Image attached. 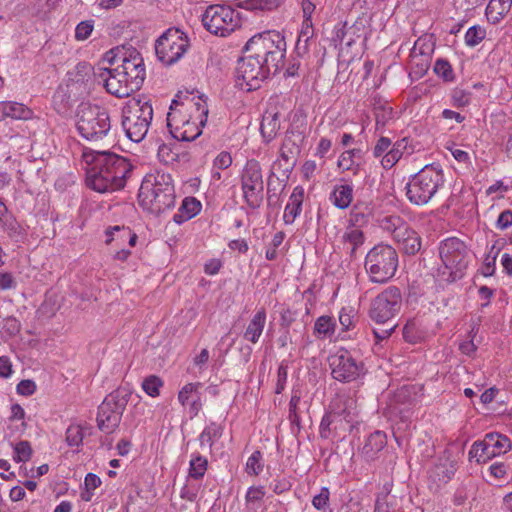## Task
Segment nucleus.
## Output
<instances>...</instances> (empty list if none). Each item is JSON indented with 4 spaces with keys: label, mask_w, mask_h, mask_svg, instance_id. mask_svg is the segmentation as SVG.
Returning <instances> with one entry per match:
<instances>
[{
    "label": "nucleus",
    "mask_w": 512,
    "mask_h": 512,
    "mask_svg": "<svg viewBox=\"0 0 512 512\" xmlns=\"http://www.w3.org/2000/svg\"><path fill=\"white\" fill-rule=\"evenodd\" d=\"M83 156L91 165L87 171V185L99 192L107 193L122 189L132 166L122 156L109 151L90 150Z\"/></svg>",
    "instance_id": "obj_1"
},
{
    "label": "nucleus",
    "mask_w": 512,
    "mask_h": 512,
    "mask_svg": "<svg viewBox=\"0 0 512 512\" xmlns=\"http://www.w3.org/2000/svg\"><path fill=\"white\" fill-rule=\"evenodd\" d=\"M207 117L208 107L201 97H198L197 102L193 99H174L167 114V127L173 138L179 141H193L201 135L202 130L199 126H205Z\"/></svg>",
    "instance_id": "obj_2"
},
{
    "label": "nucleus",
    "mask_w": 512,
    "mask_h": 512,
    "mask_svg": "<svg viewBox=\"0 0 512 512\" xmlns=\"http://www.w3.org/2000/svg\"><path fill=\"white\" fill-rule=\"evenodd\" d=\"M141 207L153 214H160L175 204V189L170 174L157 172L147 175L139 189Z\"/></svg>",
    "instance_id": "obj_3"
},
{
    "label": "nucleus",
    "mask_w": 512,
    "mask_h": 512,
    "mask_svg": "<svg viewBox=\"0 0 512 512\" xmlns=\"http://www.w3.org/2000/svg\"><path fill=\"white\" fill-rule=\"evenodd\" d=\"M76 129L89 142H99L111 131L109 111L100 105L81 102L76 110Z\"/></svg>",
    "instance_id": "obj_4"
},
{
    "label": "nucleus",
    "mask_w": 512,
    "mask_h": 512,
    "mask_svg": "<svg viewBox=\"0 0 512 512\" xmlns=\"http://www.w3.org/2000/svg\"><path fill=\"white\" fill-rule=\"evenodd\" d=\"M286 41L282 33L276 30H268L252 36L244 46V51H249L259 57L278 72L284 65L286 55Z\"/></svg>",
    "instance_id": "obj_5"
},
{
    "label": "nucleus",
    "mask_w": 512,
    "mask_h": 512,
    "mask_svg": "<svg viewBox=\"0 0 512 512\" xmlns=\"http://www.w3.org/2000/svg\"><path fill=\"white\" fill-rule=\"evenodd\" d=\"M153 119V108L146 97H132L122 108V127L133 142H141L148 133Z\"/></svg>",
    "instance_id": "obj_6"
},
{
    "label": "nucleus",
    "mask_w": 512,
    "mask_h": 512,
    "mask_svg": "<svg viewBox=\"0 0 512 512\" xmlns=\"http://www.w3.org/2000/svg\"><path fill=\"white\" fill-rule=\"evenodd\" d=\"M444 184L443 170L439 165H426L406 185V196L414 205H425Z\"/></svg>",
    "instance_id": "obj_7"
},
{
    "label": "nucleus",
    "mask_w": 512,
    "mask_h": 512,
    "mask_svg": "<svg viewBox=\"0 0 512 512\" xmlns=\"http://www.w3.org/2000/svg\"><path fill=\"white\" fill-rule=\"evenodd\" d=\"M397 267L398 254L390 245H376L366 255L365 270L373 283L388 282L394 277Z\"/></svg>",
    "instance_id": "obj_8"
},
{
    "label": "nucleus",
    "mask_w": 512,
    "mask_h": 512,
    "mask_svg": "<svg viewBox=\"0 0 512 512\" xmlns=\"http://www.w3.org/2000/svg\"><path fill=\"white\" fill-rule=\"evenodd\" d=\"M131 395L129 389L120 387L104 398L98 407L96 419L99 430L111 434L119 427Z\"/></svg>",
    "instance_id": "obj_9"
},
{
    "label": "nucleus",
    "mask_w": 512,
    "mask_h": 512,
    "mask_svg": "<svg viewBox=\"0 0 512 512\" xmlns=\"http://www.w3.org/2000/svg\"><path fill=\"white\" fill-rule=\"evenodd\" d=\"M246 55L242 57L236 69V85L247 92L260 88L261 83L271 74H276L274 68L261 63L263 60L245 51Z\"/></svg>",
    "instance_id": "obj_10"
},
{
    "label": "nucleus",
    "mask_w": 512,
    "mask_h": 512,
    "mask_svg": "<svg viewBox=\"0 0 512 512\" xmlns=\"http://www.w3.org/2000/svg\"><path fill=\"white\" fill-rule=\"evenodd\" d=\"M188 47L186 34L178 28H169L156 40L155 52L163 64L172 65L184 55Z\"/></svg>",
    "instance_id": "obj_11"
},
{
    "label": "nucleus",
    "mask_w": 512,
    "mask_h": 512,
    "mask_svg": "<svg viewBox=\"0 0 512 512\" xmlns=\"http://www.w3.org/2000/svg\"><path fill=\"white\" fill-rule=\"evenodd\" d=\"M402 294L398 287L389 286L371 302L369 316L378 324H389L400 312Z\"/></svg>",
    "instance_id": "obj_12"
},
{
    "label": "nucleus",
    "mask_w": 512,
    "mask_h": 512,
    "mask_svg": "<svg viewBox=\"0 0 512 512\" xmlns=\"http://www.w3.org/2000/svg\"><path fill=\"white\" fill-rule=\"evenodd\" d=\"M105 60L110 65L122 63L125 73L132 75L131 82L142 87L146 70L141 54L133 47H116L106 52Z\"/></svg>",
    "instance_id": "obj_13"
},
{
    "label": "nucleus",
    "mask_w": 512,
    "mask_h": 512,
    "mask_svg": "<svg viewBox=\"0 0 512 512\" xmlns=\"http://www.w3.org/2000/svg\"><path fill=\"white\" fill-rule=\"evenodd\" d=\"M263 178L258 161H247L241 174V189L248 207L258 209L263 201Z\"/></svg>",
    "instance_id": "obj_14"
},
{
    "label": "nucleus",
    "mask_w": 512,
    "mask_h": 512,
    "mask_svg": "<svg viewBox=\"0 0 512 512\" xmlns=\"http://www.w3.org/2000/svg\"><path fill=\"white\" fill-rule=\"evenodd\" d=\"M328 361L333 379L343 383L355 381L365 373L363 363L357 361L347 350L338 351Z\"/></svg>",
    "instance_id": "obj_15"
},
{
    "label": "nucleus",
    "mask_w": 512,
    "mask_h": 512,
    "mask_svg": "<svg viewBox=\"0 0 512 512\" xmlns=\"http://www.w3.org/2000/svg\"><path fill=\"white\" fill-rule=\"evenodd\" d=\"M234 10L224 5H210L202 15V23L212 34L225 36L234 30Z\"/></svg>",
    "instance_id": "obj_16"
},
{
    "label": "nucleus",
    "mask_w": 512,
    "mask_h": 512,
    "mask_svg": "<svg viewBox=\"0 0 512 512\" xmlns=\"http://www.w3.org/2000/svg\"><path fill=\"white\" fill-rule=\"evenodd\" d=\"M439 255L444 266L453 272H461L467 267L468 249L457 237L443 240L439 246Z\"/></svg>",
    "instance_id": "obj_17"
},
{
    "label": "nucleus",
    "mask_w": 512,
    "mask_h": 512,
    "mask_svg": "<svg viewBox=\"0 0 512 512\" xmlns=\"http://www.w3.org/2000/svg\"><path fill=\"white\" fill-rule=\"evenodd\" d=\"M96 74L87 62L78 63L67 74V87L77 97L89 96L94 89Z\"/></svg>",
    "instance_id": "obj_18"
},
{
    "label": "nucleus",
    "mask_w": 512,
    "mask_h": 512,
    "mask_svg": "<svg viewBox=\"0 0 512 512\" xmlns=\"http://www.w3.org/2000/svg\"><path fill=\"white\" fill-rule=\"evenodd\" d=\"M405 139L397 141L392 145L388 137H380L373 148V156L379 158L382 156L381 164L384 169L392 168L402 157L403 150L406 148Z\"/></svg>",
    "instance_id": "obj_19"
},
{
    "label": "nucleus",
    "mask_w": 512,
    "mask_h": 512,
    "mask_svg": "<svg viewBox=\"0 0 512 512\" xmlns=\"http://www.w3.org/2000/svg\"><path fill=\"white\" fill-rule=\"evenodd\" d=\"M122 74L118 64L115 68H103L99 73V78L102 79L103 85L108 93L118 98L130 96L131 92L126 84L125 78L119 76Z\"/></svg>",
    "instance_id": "obj_20"
},
{
    "label": "nucleus",
    "mask_w": 512,
    "mask_h": 512,
    "mask_svg": "<svg viewBox=\"0 0 512 512\" xmlns=\"http://www.w3.org/2000/svg\"><path fill=\"white\" fill-rule=\"evenodd\" d=\"M329 412L332 413L340 423L345 421L352 424L357 417L356 400L346 395H338L329 406Z\"/></svg>",
    "instance_id": "obj_21"
},
{
    "label": "nucleus",
    "mask_w": 512,
    "mask_h": 512,
    "mask_svg": "<svg viewBox=\"0 0 512 512\" xmlns=\"http://www.w3.org/2000/svg\"><path fill=\"white\" fill-rule=\"evenodd\" d=\"M483 446V449L486 450V459L490 460L508 452L512 447V443L507 436L497 432H490L485 435Z\"/></svg>",
    "instance_id": "obj_22"
},
{
    "label": "nucleus",
    "mask_w": 512,
    "mask_h": 512,
    "mask_svg": "<svg viewBox=\"0 0 512 512\" xmlns=\"http://www.w3.org/2000/svg\"><path fill=\"white\" fill-rule=\"evenodd\" d=\"M280 114L277 111H266L260 125L261 135L264 141L269 143L277 136L280 130Z\"/></svg>",
    "instance_id": "obj_23"
},
{
    "label": "nucleus",
    "mask_w": 512,
    "mask_h": 512,
    "mask_svg": "<svg viewBox=\"0 0 512 512\" xmlns=\"http://www.w3.org/2000/svg\"><path fill=\"white\" fill-rule=\"evenodd\" d=\"M265 324L266 310L265 308H261L255 313L245 329L243 334L244 339L253 344L257 343L263 333Z\"/></svg>",
    "instance_id": "obj_24"
},
{
    "label": "nucleus",
    "mask_w": 512,
    "mask_h": 512,
    "mask_svg": "<svg viewBox=\"0 0 512 512\" xmlns=\"http://www.w3.org/2000/svg\"><path fill=\"white\" fill-rule=\"evenodd\" d=\"M304 198V190L297 186L290 195L289 202L285 207L283 220L285 224H292L296 217L301 213Z\"/></svg>",
    "instance_id": "obj_25"
},
{
    "label": "nucleus",
    "mask_w": 512,
    "mask_h": 512,
    "mask_svg": "<svg viewBox=\"0 0 512 512\" xmlns=\"http://www.w3.org/2000/svg\"><path fill=\"white\" fill-rule=\"evenodd\" d=\"M201 203L194 197H186L177 213L173 216V221L177 224H182L193 217H195L201 210Z\"/></svg>",
    "instance_id": "obj_26"
},
{
    "label": "nucleus",
    "mask_w": 512,
    "mask_h": 512,
    "mask_svg": "<svg viewBox=\"0 0 512 512\" xmlns=\"http://www.w3.org/2000/svg\"><path fill=\"white\" fill-rule=\"evenodd\" d=\"M387 444L386 434L382 431H375L370 434L368 439L366 440L363 448L362 454L368 460H372L375 455L380 452Z\"/></svg>",
    "instance_id": "obj_27"
},
{
    "label": "nucleus",
    "mask_w": 512,
    "mask_h": 512,
    "mask_svg": "<svg viewBox=\"0 0 512 512\" xmlns=\"http://www.w3.org/2000/svg\"><path fill=\"white\" fill-rule=\"evenodd\" d=\"M364 155L365 151L361 148L346 150L339 156L337 165L343 171L353 170V173L356 174L360 166L356 160H362Z\"/></svg>",
    "instance_id": "obj_28"
},
{
    "label": "nucleus",
    "mask_w": 512,
    "mask_h": 512,
    "mask_svg": "<svg viewBox=\"0 0 512 512\" xmlns=\"http://www.w3.org/2000/svg\"><path fill=\"white\" fill-rule=\"evenodd\" d=\"M0 225L7 236L14 242L19 243L26 238V230L17 221L14 215L9 214L0 220Z\"/></svg>",
    "instance_id": "obj_29"
},
{
    "label": "nucleus",
    "mask_w": 512,
    "mask_h": 512,
    "mask_svg": "<svg viewBox=\"0 0 512 512\" xmlns=\"http://www.w3.org/2000/svg\"><path fill=\"white\" fill-rule=\"evenodd\" d=\"M511 5L505 0H490L485 10L487 20L492 24L499 23L510 11Z\"/></svg>",
    "instance_id": "obj_30"
},
{
    "label": "nucleus",
    "mask_w": 512,
    "mask_h": 512,
    "mask_svg": "<svg viewBox=\"0 0 512 512\" xmlns=\"http://www.w3.org/2000/svg\"><path fill=\"white\" fill-rule=\"evenodd\" d=\"M330 200L339 209L348 208L353 200V187L348 184L336 185L330 195Z\"/></svg>",
    "instance_id": "obj_31"
},
{
    "label": "nucleus",
    "mask_w": 512,
    "mask_h": 512,
    "mask_svg": "<svg viewBox=\"0 0 512 512\" xmlns=\"http://www.w3.org/2000/svg\"><path fill=\"white\" fill-rule=\"evenodd\" d=\"M362 230L354 227H347L342 236V242L351 257H355L357 249L364 243Z\"/></svg>",
    "instance_id": "obj_32"
},
{
    "label": "nucleus",
    "mask_w": 512,
    "mask_h": 512,
    "mask_svg": "<svg viewBox=\"0 0 512 512\" xmlns=\"http://www.w3.org/2000/svg\"><path fill=\"white\" fill-rule=\"evenodd\" d=\"M290 142V137L286 136L283 146L280 151V159L274 162L273 168L282 167V161L285 162L284 175L287 176L295 165V153L299 152V147L293 143V148H287Z\"/></svg>",
    "instance_id": "obj_33"
},
{
    "label": "nucleus",
    "mask_w": 512,
    "mask_h": 512,
    "mask_svg": "<svg viewBox=\"0 0 512 512\" xmlns=\"http://www.w3.org/2000/svg\"><path fill=\"white\" fill-rule=\"evenodd\" d=\"M371 216L369 205L357 202L351 209L349 215L350 227L359 228L368 223Z\"/></svg>",
    "instance_id": "obj_34"
},
{
    "label": "nucleus",
    "mask_w": 512,
    "mask_h": 512,
    "mask_svg": "<svg viewBox=\"0 0 512 512\" xmlns=\"http://www.w3.org/2000/svg\"><path fill=\"white\" fill-rule=\"evenodd\" d=\"M6 118L15 120H29L34 117L33 111L23 103L15 101H4Z\"/></svg>",
    "instance_id": "obj_35"
},
{
    "label": "nucleus",
    "mask_w": 512,
    "mask_h": 512,
    "mask_svg": "<svg viewBox=\"0 0 512 512\" xmlns=\"http://www.w3.org/2000/svg\"><path fill=\"white\" fill-rule=\"evenodd\" d=\"M285 185L281 184L278 177L275 176L274 172L268 177L267 181V202L270 207H280L279 196L284 190Z\"/></svg>",
    "instance_id": "obj_36"
},
{
    "label": "nucleus",
    "mask_w": 512,
    "mask_h": 512,
    "mask_svg": "<svg viewBox=\"0 0 512 512\" xmlns=\"http://www.w3.org/2000/svg\"><path fill=\"white\" fill-rule=\"evenodd\" d=\"M222 434L223 427L216 422H211L204 428V430L199 436L200 446L204 447L205 445H207L209 450H211L215 441L220 439Z\"/></svg>",
    "instance_id": "obj_37"
},
{
    "label": "nucleus",
    "mask_w": 512,
    "mask_h": 512,
    "mask_svg": "<svg viewBox=\"0 0 512 512\" xmlns=\"http://www.w3.org/2000/svg\"><path fill=\"white\" fill-rule=\"evenodd\" d=\"M208 461L200 455L193 456L190 460L189 477L199 480L204 477L207 471Z\"/></svg>",
    "instance_id": "obj_38"
},
{
    "label": "nucleus",
    "mask_w": 512,
    "mask_h": 512,
    "mask_svg": "<svg viewBox=\"0 0 512 512\" xmlns=\"http://www.w3.org/2000/svg\"><path fill=\"white\" fill-rule=\"evenodd\" d=\"M486 37V29L480 25L471 26L465 34V44L474 47Z\"/></svg>",
    "instance_id": "obj_39"
},
{
    "label": "nucleus",
    "mask_w": 512,
    "mask_h": 512,
    "mask_svg": "<svg viewBox=\"0 0 512 512\" xmlns=\"http://www.w3.org/2000/svg\"><path fill=\"white\" fill-rule=\"evenodd\" d=\"M163 386V381L156 375L146 377L142 382V389L144 392L151 396L157 397L160 394V388Z\"/></svg>",
    "instance_id": "obj_40"
},
{
    "label": "nucleus",
    "mask_w": 512,
    "mask_h": 512,
    "mask_svg": "<svg viewBox=\"0 0 512 512\" xmlns=\"http://www.w3.org/2000/svg\"><path fill=\"white\" fill-rule=\"evenodd\" d=\"M202 387V383H188L182 387L178 393V400L183 406H187L188 403L198 394V389Z\"/></svg>",
    "instance_id": "obj_41"
},
{
    "label": "nucleus",
    "mask_w": 512,
    "mask_h": 512,
    "mask_svg": "<svg viewBox=\"0 0 512 512\" xmlns=\"http://www.w3.org/2000/svg\"><path fill=\"white\" fill-rule=\"evenodd\" d=\"M332 425H334V429H337L341 423L332 413L328 412L323 416L319 427V433L322 438H329Z\"/></svg>",
    "instance_id": "obj_42"
},
{
    "label": "nucleus",
    "mask_w": 512,
    "mask_h": 512,
    "mask_svg": "<svg viewBox=\"0 0 512 512\" xmlns=\"http://www.w3.org/2000/svg\"><path fill=\"white\" fill-rule=\"evenodd\" d=\"M32 456V448L28 441H20L14 446L13 459L16 462H27Z\"/></svg>",
    "instance_id": "obj_43"
},
{
    "label": "nucleus",
    "mask_w": 512,
    "mask_h": 512,
    "mask_svg": "<svg viewBox=\"0 0 512 512\" xmlns=\"http://www.w3.org/2000/svg\"><path fill=\"white\" fill-rule=\"evenodd\" d=\"M84 434L80 425H70L66 430V442L69 446H80L83 442Z\"/></svg>",
    "instance_id": "obj_44"
},
{
    "label": "nucleus",
    "mask_w": 512,
    "mask_h": 512,
    "mask_svg": "<svg viewBox=\"0 0 512 512\" xmlns=\"http://www.w3.org/2000/svg\"><path fill=\"white\" fill-rule=\"evenodd\" d=\"M401 249L407 255H415L421 249V238L417 234L416 231L413 232L409 238H407L403 244H401Z\"/></svg>",
    "instance_id": "obj_45"
},
{
    "label": "nucleus",
    "mask_w": 512,
    "mask_h": 512,
    "mask_svg": "<svg viewBox=\"0 0 512 512\" xmlns=\"http://www.w3.org/2000/svg\"><path fill=\"white\" fill-rule=\"evenodd\" d=\"M262 454L260 451H254L252 455L248 458L246 463V471L250 475H258L262 469L263 465L261 464Z\"/></svg>",
    "instance_id": "obj_46"
},
{
    "label": "nucleus",
    "mask_w": 512,
    "mask_h": 512,
    "mask_svg": "<svg viewBox=\"0 0 512 512\" xmlns=\"http://www.w3.org/2000/svg\"><path fill=\"white\" fill-rule=\"evenodd\" d=\"M314 330L318 334H332L334 332L333 319L329 316H320L315 322Z\"/></svg>",
    "instance_id": "obj_47"
},
{
    "label": "nucleus",
    "mask_w": 512,
    "mask_h": 512,
    "mask_svg": "<svg viewBox=\"0 0 512 512\" xmlns=\"http://www.w3.org/2000/svg\"><path fill=\"white\" fill-rule=\"evenodd\" d=\"M93 28V20H86L80 22L75 29V38L79 41L86 40L91 35Z\"/></svg>",
    "instance_id": "obj_48"
},
{
    "label": "nucleus",
    "mask_w": 512,
    "mask_h": 512,
    "mask_svg": "<svg viewBox=\"0 0 512 512\" xmlns=\"http://www.w3.org/2000/svg\"><path fill=\"white\" fill-rule=\"evenodd\" d=\"M304 62H306V59L297 58L296 55L292 54L290 60L288 61L284 76L286 78L299 76V71Z\"/></svg>",
    "instance_id": "obj_49"
},
{
    "label": "nucleus",
    "mask_w": 512,
    "mask_h": 512,
    "mask_svg": "<svg viewBox=\"0 0 512 512\" xmlns=\"http://www.w3.org/2000/svg\"><path fill=\"white\" fill-rule=\"evenodd\" d=\"M288 377V365L282 361L278 367L277 371V383L275 388V393L280 394L285 389V385Z\"/></svg>",
    "instance_id": "obj_50"
},
{
    "label": "nucleus",
    "mask_w": 512,
    "mask_h": 512,
    "mask_svg": "<svg viewBox=\"0 0 512 512\" xmlns=\"http://www.w3.org/2000/svg\"><path fill=\"white\" fill-rule=\"evenodd\" d=\"M114 232L123 234V237H128L129 245L134 246L137 241V235L132 232V230L129 227L125 226H113L109 227L106 231V235L110 236L114 234Z\"/></svg>",
    "instance_id": "obj_51"
},
{
    "label": "nucleus",
    "mask_w": 512,
    "mask_h": 512,
    "mask_svg": "<svg viewBox=\"0 0 512 512\" xmlns=\"http://www.w3.org/2000/svg\"><path fill=\"white\" fill-rule=\"evenodd\" d=\"M355 321V314L352 308H342L339 313V322L343 330H349Z\"/></svg>",
    "instance_id": "obj_52"
},
{
    "label": "nucleus",
    "mask_w": 512,
    "mask_h": 512,
    "mask_svg": "<svg viewBox=\"0 0 512 512\" xmlns=\"http://www.w3.org/2000/svg\"><path fill=\"white\" fill-rule=\"evenodd\" d=\"M471 93L463 89H454L452 93V101L455 107H464L470 103Z\"/></svg>",
    "instance_id": "obj_53"
},
{
    "label": "nucleus",
    "mask_w": 512,
    "mask_h": 512,
    "mask_svg": "<svg viewBox=\"0 0 512 512\" xmlns=\"http://www.w3.org/2000/svg\"><path fill=\"white\" fill-rule=\"evenodd\" d=\"M330 497V491L327 487H322L320 492L312 499V505L317 510H323L327 507Z\"/></svg>",
    "instance_id": "obj_54"
},
{
    "label": "nucleus",
    "mask_w": 512,
    "mask_h": 512,
    "mask_svg": "<svg viewBox=\"0 0 512 512\" xmlns=\"http://www.w3.org/2000/svg\"><path fill=\"white\" fill-rule=\"evenodd\" d=\"M434 72L438 75L443 77L445 80H451L452 79V68L448 61L444 59H438L435 62L434 66Z\"/></svg>",
    "instance_id": "obj_55"
},
{
    "label": "nucleus",
    "mask_w": 512,
    "mask_h": 512,
    "mask_svg": "<svg viewBox=\"0 0 512 512\" xmlns=\"http://www.w3.org/2000/svg\"><path fill=\"white\" fill-rule=\"evenodd\" d=\"M405 221L400 217L396 215L385 217L382 220V227L383 229L389 231L392 233V236L395 234V231L398 230V228L404 223Z\"/></svg>",
    "instance_id": "obj_56"
},
{
    "label": "nucleus",
    "mask_w": 512,
    "mask_h": 512,
    "mask_svg": "<svg viewBox=\"0 0 512 512\" xmlns=\"http://www.w3.org/2000/svg\"><path fill=\"white\" fill-rule=\"evenodd\" d=\"M499 252H500V249H497L495 252V255L488 254L486 256V258L484 260L483 267H482V274L485 277L494 275L495 270H496V259H497Z\"/></svg>",
    "instance_id": "obj_57"
},
{
    "label": "nucleus",
    "mask_w": 512,
    "mask_h": 512,
    "mask_svg": "<svg viewBox=\"0 0 512 512\" xmlns=\"http://www.w3.org/2000/svg\"><path fill=\"white\" fill-rule=\"evenodd\" d=\"M309 43L310 40L298 37L292 54L296 55L297 58L307 59L309 56Z\"/></svg>",
    "instance_id": "obj_58"
},
{
    "label": "nucleus",
    "mask_w": 512,
    "mask_h": 512,
    "mask_svg": "<svg viewBox=\"0 0 512 512\" xmlns=\"http://www.w3.org/2000/svg\"><path fill=\"white\" fill-rule=\"evenodd\" d=\"M483 448V440L474 442L469 451L470 458H476L477 462H487L489 459H486V450Z\"/></svg>",
    "instance_id": "obj_59"
},
{
    "label": "nucleus",
    "mask_w": 512,
    "mask_h": 512,
    "mask_svg": "<svg viewBox=\"0 0 512 512\" xmlns=\"http://www.w3.org/2000/svg\"><path fill=\"white\" fill-rule=\"evenodd\" d=\"M300 402V396L297 394L292 395L289 402V420L292 424L299 426L300 417L297 414V406Z\"/></svg>",
    "instance_id": "obj_60"
},
{
    "label": "nucleus",
    "mask_w": 512,
    "mask_h": 512,
    "mask_svg": "<svg viewBox=\"0 0 512 512\" xmlns=\"http://www.w3.org/2000/svg\"><path fill=\"white\" fill-rule=\"evenodd\" d=\"M18 394L23 396H30L36 391V384L33 380L24 379L21 380L16 387Z\"/></svg>",
    "instance_id": "obj_61"
},
{
    "label": "nucleus",
    "mask_w": 512,
    "mask_h": 512,
    "mask_svg": "<svg viewBox=\"0 0 512 512\" xmlns=\"http://www.w3.org/2000/svg\"><path fill=\"white\" fill-rule=\"evenodd\" d=\"M496 228L499 230H506L512 226V210L506 209L500 213L496 221Z\"/></svg>",
    "instance_id": "obj_62"
},
{
    "label": "nucleus",
    "mask_w": 512,
    "mask_h": 512,
    "mask_svg": "<svg viewBox=\"0 0 512 512\" xmlns=\"http://www.w3.org/2000/svg\"><path fill=\"white\" fill-rule=\"evenodd\" d=\"M232 164V157L230 153L223 151L217 155V157L214 159L213 165L215 168L224 170L231 166Z\"/></svg>",
    "instance_id": "obj_63"
},
{
    "label": "nucleus",
    "mask_w": 512,
    "mask_h": 512,
    "mask_svg": "<svg viewBox=\"0 0 512 512\" xmlns=\"http://www.w3.org/2000/svg\"><path fill=\"white\" fill-rule=\"evenodd\" d=\"M413 232H414V230L411 229L406 222H404L398 228V230L395 231V234L393 235V239L401 245L407 238H409L411 235H413Z\"/></svg>",
    "instance_id": "obj_64"
}]
</instances>
